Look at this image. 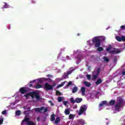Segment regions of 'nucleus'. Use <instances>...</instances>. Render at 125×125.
<instances>
[{
    "instance_id": "obj_1",
    "label": "nucleus",
    "mask_w": 125,
    "mask_h": 125,
    "mask_svg": "<svg viewBox=\"0 0 125 125\" xmlns=\"http://www.w3.org/2000/svg\"><path fill=\"white\" fill-rule=\"evenodd\" d=\"M29 96H31L32 99H34V98H36L37 100H41V99H42V98L40 96L39 93L36 91L31 92L24 95V97L26 99H28V97H29Z\"/></svg>"
},
{
    "instance_id": "obj_2",
    "label": "nucleus",
    "mask_w": 125,
    "mask_h": 125,
    "mask_svg": "<svg viewBox=\"0 0 125 125\" xmlns=\"http://www.w3.org/2000/svg\"><path fill=\"white\" fill-rule=\"evenodd\" d=\"M92 42L95 47H99L101 45V40L99 37H95L92 39Z\"/></svg>"
},
{
    "instance_id": "obj_3",
    "label": "nucleus",
    "mask_w": 125,
    "mask_h": 125,
    "mask_svg": "<svg viewBox=\"0 0 125 125\" xmlns=\"http://www.w3.org/2000/svg\"><path fill=\"white\" fill-rule=\"evenodd\" d=\"M86 110H87V106H86V105L83 104L82 105L78 112V115L79 116L83 115V113H85V112H86Z\"/></svg>"
},
{
    "instance_id": "obj_4",
    "label": "nucleus",
    "mask_w": 125,
    "mask_h": 125,
    "mask_svg": "<svg viewBox=\"0 0 125 125\" xmlns=\"http://www.w3.org/2000/svg\"><path fill=\"white\" fill-rule=\"evenodd\" d=\"M122 106H123V100L120 99L118 101V103H117L115 105L114 108L115 111L120 112V108L122 107Z\"/></svg>"
},
{
    "instance_id": "obj_5",
    "label": "nucleus",
    "mask_w": 125,
    "mask_h": 125,
    "mask_svg": "<svg viewBox=\"0 0 125 125\" xmlns=\"http://www.w3.org/2000/svg\"><path fill=\"white\" fill-rule=\"evenodd\" d=\"M72 69L73 68H70L69 71H68L63 74L62 76L63 79H69V75H71V73H73V71H74V69Z\"/></svg>"
},
{
    "instance_id": "obj_6",
    "label": "nucleus",
    "mask_w": 125,
    "mask_h": 125,
    "mask_svg": "<svg viewBox=\"0 0 125 125\" xmlns=\"http://www.w3.org/2000/svg\"><path fill=\"white\" fill-rule=\"evenodd\" d=\"M23 122H25L27 125H36V123L32 121H30V118L25 116L23 120Z\"/></svg>"
},
{
    "instance_id": "obj_7",
    "label": "nucleus",
    "mask_w": 125,
    "mask_h": 125,
    "mask_svg": "<svg viewBox=\"0 0 125 125\" xmlns=\"http://www.w3.org/2000/svg\"><path fill=\"white\" fill-rule=\"evenodd\" d=\"M44 88L46 90H51L53 89V86L50 85L48 83L44 84Z\"/></svg>"
},
{
    "instance_id": "obj_8",
    "label": "nucleus",
    "mask_w": 125,
    "mask_h": 125,
    "mask_svg": "<svg viewBox=\"0 0 125 125\" xmlns=\"http://www.w3.org/2000/svg\"><path fill=\"white\" fill-rule=\"evenodd\" d=\"M43 109H44V106L36 107L33 109V110H34L36 113H42V111Z\"/></svg>"
},
{
    "instance_id": "obj_9",
    "label": "nucleus",
    "mask_w": 125,
    "mask_h": 125,
    "mask_svg": "<svg viewBox=\"0 0 125 125\" xmlns=\"http://www.w3.org/2000/svg\"><path fill=\"white\" fill-rule=\"evenodd\" d=\"M121 52V50L120 49H117L116 50H112L110 51L109 53L110 54H118Z\"/></svg>"
},
{
    "instance_id": "obj_10",
    "label": "nucleus",
    "mask_w": 125,
    "mask_h": 125,
    "mask_svg": "<svg viewBox=\"0 0 125 125\" xmlns=\"http://www.w3.org/2000/svg\"><path fill=\"white\" fill-rule=\"evenodd\" d=\"M20 92L21 93V94H24V93H26V92L28 91L25 88L21 87L20 89Z\"/></svg>"
},
{
    "instance_id": "obj_11",
    "label": "nucleus",
    "mask_w": 125,
    "mask_h": 125,
    "mask_svg": "<svg viewBox=\"0 0 125 125\" xmlns=\"http://www.w3.org/2000/svg\"><path fill=\"white\" fill-rule=\"evenodd\" d=\"M81 91L82 92V95H83V96L85 95V87H82L81 88Z\"/></svg>"
},
{
    "instance_id": "obj_12",
    "label": "nucleus",
    "mask_w": 125,
    "mask_h": 125,
    "mask_svg": "<svg viewBox=\"0 0 125 125\" xmlns=\"http://www.w3.org/2000/svg\"><path fill=\"white\" fill-rule=\"evenodd\" d=\"M116 103V100H111L109 102V104L110 106H113V105L115 104Z\"/></svg>"
},
{
    "instance_id": "obj_13",
    "label": "nucleus",
    "mask_w": 125,
    "mask_h": 125,
    "mask_svg": "<svg viewBox=\"0 0 125 125\" xmlns=\"http://www.w3.org/2000/svg\"><path fill=\"white\" fill-rule=\"evenodd\" d=\"M84 125V121L83 120L80 119L78 121V125Z\"/></svg>"
},
{
    "instance_id": "obj_14",
    "label": "nucleus",
    "mask_w": 125,
    "mask_h": 125,
    "mask_svg": "<svg viewBox=\"0 0 125 125\" xmlns=\"http://www.w3.org/2000/svg\"><path fill=\"white\" fill-rule=\"evenodd\" d=\"M82 101H83V99L82 98H77L75 99V102L76 103H81V102H82Z\"/></svg>"
},
{
    "instance_id": "obj_15",
    "label": "nucleus",
    "mask_w": 125,
    "mask_h": 125,
    "mask_svg": "<svg viewBox=\"0 0 125 125\" xmlns=\"http://www.w3.org/2000/svg\"><path fill=\"white\" fill-rule=\"evenodd\" d=\"M84 84L85 85V86H87V87H89V86H90L91 85V83L89 82H87L86 81L84 82Z\"/></svg>"
},
{
    "instance_id": "obj_16",
    "label": "nucleus",
    "mask_w": 125,
    "mask_h": 125,
    "mask_svg": "<svg viewBox=\"0 0 125 125\" xmlns=\"http://www.w3.org/2000/svg\"><path fill=\"white\" fill-rule=\"evenodd\" d=\"M65 83H67V82L65 81V82H62L61 84H59L58 86H57V88H59L60 87H62V86H63L65 84Z\"/></svg>"
},
{
    "instance_id": "obj_17",
    "label": "nucleus",
    "mask_w": 125,
    "mask_h": 125,
    "mask_svg": "<svg viewBox=\"0 0 125 125\" xmlns=\"http://www.w3.org/2000/svg\"><path fill=\"white\" fill-rule=\"evenodd\" d=\"M78 91V87L75 86L72 89V93H76Z\"/></svg>"
},
{
    "instance_id": "obj_18",
    "label": "nucleus",
    "mask_w": 125,
    "mask_h": 125,
    "mask_svg": "<svg viewBox=\"0 0 125 125\" xmlns=\"http://www.w3.org/2000/svg\"><path fill=\"white\" fill-rule=\"evenodd\" d=\"M101 83H102V80L101 79H99L96 82V84L98 85V84H100Z\"/></svg>"
},
{
    "instance_id": "obj_19",
    "label": "nucleus",
    "mask_w": 125,
    "mask_h": 125,
    "mask_svg": "<svg viewBox=\"0 0 125 125\" xmlns=\"http://www.w3.org/2000/svg\"><path fill=\"white\" fill-rule=\"evenodd\" d=\"M98 77V75L94 74L92 76V80H93V81H95V80H96Z\"/></svg>"
},
{
    "instance_id": "obj_20",
    "label": "nucleus",
    "mask_w": 125,
    "mask_h": 125,
    "mask_svg": "<svg viewBox=\"0 0 125 125\" xmlns=\"http://www.w3.org/2000/svg\"><path fill=\"white\" fill-rule=\"evenodd\" d=\"M55 120V114H52L51 115V121L52 122H53V121Z\"/></svg>"
},
{
    "instance_id": "obj_21",
    "label": "nucleus",
    "mask_w": 125,
    "mask_h": 125,
    "mask_svg": "<svg viewBox=\"0 0 125 125\" xmlns=\"http://www.w3.org/2000/svg\"><path fill=\"white\" fill-rule=\"evenodd\" d=\"M64 114L65 115H69L70 114V110L69 109H66L64 111Z\"/></svg>"
},
{
    "instance_id": "obj_22",
    "label": "nucleus",
    "mask_w": 125,
    "mask_h": 125,
    "mask_svg": "<svg viewBox=\"0 0 125 125\" xmlns=\"http://www.w3.org/2000/svg\"><path fill=\"white\" fill-rule=\"evenodd\" d=\"M60 123V117H57L55 121V124H59Z\"/></svg>"
},
{
    "instance_id": "obj_23",
    "label": "nucleus",
    "mask_w": 125,
    "mask_h": 125,
    "mask_svg": "<svg viewBox=\"0 0 125 125\" xmlns=\"http://www.w3.org/2000/svg\"><path fill=\"white\" fill-rule=\"evenodd\" d=\"M35 87L36 89H39V88H42V85L38 84L37 86H35Z\"/></svg>"
},
{
    "instance_id": "obj_24",
    "label": "nucleus",
    "mask_w": 125,
    "mask_h": 125,
    "mask_svg": "<svg viewBox=\"0 0 125 125\" xmlns=\"http://www.w3.org/2000/svg\"><path fill=\"white\" fill-rule=\"evenodd\" d=\"M98 47V48H97L98 51H103V50H104V49H103V47H102L99 46V47Z\"/></svg>"
},
{
    "instance_id": "obj_25",
    "label": "nucleus",
    "mask_w": 125,
    "mask_h": 125,
    "mask_svg": "<svg viewBox=\"0 0 125 125\" xmlns=\"http://www.w3.org/2000/svg\"><path fill=\"white\" fill-rule=\"evenodd\" d=\"M4 5L3 6L2 8H8V6H9V5L8 4H7V3H6V2H4Z\"/></svg>"
},
{
    "instance_id": "obj_26",
    "label": "nucleus",
    "mask_w": 125,
    "mask_h": 125,
    "mask_svg": "<svg viewBox=\"0 0 125 125\" xmlns=\"http://www.w3.org/2000/svg\"><path fill=\"white\" fill-rule=\"evenodd\" d=\"M101 71V69H100V68H98L97 69V73H96V75H98V76H99V74H100V72Z\"/></svg>"
},
{
    "instance_id": "obj_27",
    "label": "nucleus",
    "mask_w": 125,
    "mask_h": 125,
    "mask_svg": "<svg viewBox=\"0 0 125 125\" xmlns=\"http://www.w3.org/2000/svg\"><path fill=\"white\" fill-rule=\"evenodd\" d=\"M74 118H75V115H74V114H70L69 115V120H72V119H74Z\"/></svg>"
},
{
    "instance_id": "obj_28",
    "label": "nucleus",
    "mask_w": 125,
    "mask_h": 125,
    "mask_svg": "<svg viewBox=\"0 0 125 125\" xmlns=\"http://www.w3.org/2000/svg\"><path fill=\"white\" fill-rule=\"evenodd\" d=\"M116 39L118 42H122V38L120 37L116 36Z\"/></svg>"
},
{
    "instance_id": "obj_29",
    "label": "nucleus",
    "mask_w": 125,
    "mask_h": 125,
    "mask_svg": "<svg viewBox=\"0 0 125 125\" xmlns=\"http://www.w3.org/2000/svg\"><path fill=\"white\" fill-rule=\"evenodd\" d=\"M70 100L71 103H72V104H74V103L76 102V101H75V100H74V98H71Z\"/></svg>"
},
{
    "instance_id": "obj_30",
    "label": "nucleus",
    "mask_w": 125,
    "mask_h": 125,
    "mask_svg": "<svg viewBox=\"0 0 125 125\" xmlns=\"http://www.w3.org/2000/svg\"><path fill=\"white\" fill-rule=\"evenodd\" d=\"M16 114L17 116H20L21 115V111L18 110L16 112Z\"/></svg>"
},
{
    "instance_id": "obj_31",
    "label": "nucleus",
    "mask_w": 125,
    "mask_h": 125,
    "mask_svg": "<svg viewBox=\"0 0 125 125\" xmlns=\"http://www.w3.org/2000/svg\"><path fill=\"white\" fill-rule=\"evenodd\" d=\"M103 59L104 61H105V62H109V58H108L106 57H104L103 58Z\"/></svg>"
},
{
    "instance_id": "obj_32",
    "label": "nucleus",
    "mask_w": 125,
    "mask_h": 125,
    "mask_svg": "<svg viewBox=\"0 0 125 125\" xmlns=\"http://www.w3.org/2000/svg\"><path fill=\"white\" fill-rule=\"evenodd\" d=\"M73 84V83L71 81L68 82V84L66 85L67 87L70 86V85H72Z\"/></svg>"
},
{
    "instance_id": "obj_33",
    "label": "nucleus",
    "mask_w": 125,
    "mask_h": 125,
    "mask_svg": "<svg viewBox=\"0 0 125 125\" xmlns=\"http://www.w3.org/2000/svg\"><path fill=\"white\" fill-rule=\"evenodd\" d=\"M62 100H63V98L61 97H59L58 98V101H59V102H62Z\"/></svg>"
},
{
    "instance_id": "obj_34",
    "label": "nucleus",
    "mask_w": 125,
    "mask_h": 125,
    "mask_svg": "<svg viewBox=\"0 0 125 125\" xmlns=\"http://www.w3.org/2000/svg\"><path fill=\"white\" fill-rule=\"evenodd\" d=\"M101 39L102 42H104V41L106 40V38L104 36L101 37Z\"/></svg>"
},
{
    "instance_id": "obj_35",
    "label": "nucleus",
    "mask_w": 125,
    "mask_h": 125,
    "mask_svg": "<svg viewBox=\"0 0 125 125\" xmlns=\"http://www.w3.org/2000/svg\"><path fill=\"white\" fill-rule=\"evenodd\" d=\"M56 93L57 95H61L62 94L59 91H56Z\"/></svg>"
},
{
    "instance_id": "obj_36",
    "label": "nucleus",
    "mask_w": 125,
    "mask_h": 125,
    "mask_svg": "<svg viewBox=\"0 0 125 125\" xmlns=\"http://www.w3.org/2000/svg\"><path fill=\"white\" fill-rule=\"evenodd\" d=\"M1 114L2 115H6V114H7V113L6 112V110L2 111Z\"/></svg>"
},
{
    "instance_id": "obj_37",
    "label": "nucleus",
    "mask_w": 125,
    "mask_h": 125,
    "mask_svg": "<svg viewBox=\"0 0 125 125\" xmlns=\"http://www.w3.org/2000/svg\"><path fill=\"white\" fill-rule=\"evenodd\" d=\"M111 49H112V47L110 46L109 47L106 48V51H110Z\"/></svg>"
},
{
    "instance_id": "obj_38",
    "label": "nucleus",
    "mask_w": 125,
    "mask_h": 125,
    "mask_svg": "<svg viewBox=\"0 0 125 125\" xmlns=\"http://www.w3.org/2000/svg\"><path fill=\"white\" fill-rule=\"evenodd\" d=\"M43 81H42V78H40L39 80V82L38 83H42Z\"/></svg>"
},
{
    "instance_id": "obj_39",
    "label": "nucleus",
    "mask_w": 125,
    "mask_h": 125,
    "mask_svg": "<svg viewBox=\"0 0 125 125\" xmlns=\"http://www.w3.org/2000/svg\"><path fill=\"white\" fill-rule=\"evenodd\" d=\"M87 80H90L91 79V76L90 75H87Z\"/></svg>"
},
{
    "instance_id": "obj_40",
    "label": "nucleus",
    "mask_w": 125,
    "mask_h": 125,
    "mask_svg": "<svg viewBox=\"0 0 125 125\" xmlns=\"http://www.w3.org/2000/svg\"><path fill=\"white\" fill-rule=\"evenodd\" d=\"M104 105H106L107 104V101H104L101 102Z\"/></svg>"
},
{
    "instance_id": "obj_41",
    "label": "nucleus",
    "mask_w": 125,
    "mask_h": 125,
    "mask_svg": "<svg viewBox=\"0 0 125 125\" xmlns=\"http://www.w3.org/2000/svg\"><path fill=\"white\" fill-rule=\"evenodd\" d=\"M42 80L43 81V82H46L47 81V78H42Z\"/></svg>"
},
{
    "instance_id": "obj_42",
    "label": "nucleus",
    "mask_w": 125,
    "mask_h": 125,
    "mask_svg": "<svg viewBox=\"0 0 125 125\" xmlns=\"http://www.w3.org/2000/svg\"><path fill=\"white\" fill-rule=\"evenodd\" d=\"M121 41H123V42H125V36H122L121 37Z\"/></svg>"
},
{
    "instance_id": "obj_43",
    "label": "nucleus",
    "mask_w": 125,
    "mask_h": 125,
    "mask_svg": "<svg viewBox=\"0 0 125 125\" xmlns=\"http://www.w3.org/2000/svg\"><path fill=\"white\" fill-rule=\"evenodd\" d=\"M49 103H50L51 106H54V104H53V103H52V101H49Z\"/></svg>"
},
{
    "instance_id": "obj_44",
    "label": "nucleus",
    "mask_w": 125,
    "mask_h": 125,
    "mask_svg": "<svg viewBox=\"0 0 125 125\" xmlns=\"http://www.w3.org/2000/svg\"><path fill=\"white\" fill-rule=\"evenodd\" d=\"M2 123H3V119H0V125H2Z\"/></svg>"
},
{
    "instance_id": "obj_45",
    "label": "nucleus",
    "mask_w": 125,
    "mask_h": 125,
    "mask_svg": "<svg viewBox=\"0 0 125 125\" xmlns=\"http://www.w3.org/2000/svg\"><path fill=\"white\" fill-rule=\"evenodd\" d=\"M67 103H68V102H67V101H63V104H64L65 105V106H67Z\"/></svg>"
},
{
    "instance_id": "obj_46",
    "label": "nucleus",
    "mask_w": 125,
    "mask_h": 125,
    "mask_svg": "<svg viewBox=\"0 0 125 125\" xmlns=\"http://www.w3.org/2000/svg\"><path fill=\"white\" fill-rule=\"evenodd\" d=\"M121 29H123V30L125 29V25H122L120 27Z\"/></svg>"
},
{
    "instance_id": "obj_47",
    "label": "nucleus",
    "mask_w": 125,
    "mask_h": 125,
    "mask_svg": "<svg viewBox=\"0 0 125 125\" xmlns=\"http://www.w3.org/2000/svg\"><path fill=\"white\" fill-rule=\"evenodd\" d=\"M103 106H104V104L102 103H101V104H99V107H100V108L101 107H103Z\"/></svg>"
},
{
    "instance_id": "obj_48",
    "label": "nucleus",
    "mask_w": 125,
    "mask_h": 125,
    "mask_svg": "<svg viewBox=\"0 0 125 125\" xmlns=\"http://www.w3.org/2000/svg\"><path fill=\"white\" fill-rule=\"evenodd\" d=\"M114 62L115 63H117V62H118V60L116 59V58H114Z\"/></svg>"
},
{
    "instance_id": "obj_49",
    "label": "nucleus",
    "mask_w": 125,
    "mask_h": 125,
    "mask_svg": "<svg viewBox=\"0 0 125 125\" xmlns=\"http://www.w3.org/2000/svg\"><path fill=\"white\" fill-rule=\"evenodd\" d=\"M55 85H56V83H53L52 84V85H51V86H53V87L55 86Z\"/></svg>"
},
{
    "instance_id": "obj_50",
    "label": "nucleus",
    "mask_w": 125,
    "mask_h": 125,
    "mask_svg": "<svg viewBox=\"0 0 125 125\" xmlns=\"http://www.w3.org/2000/svg\"><path fill=\"white\" fill-rule=\"evenodd\" d=\"M47 77H48V78H52V75H50V74H48L47 75Z\"/></svg>"
},
{
    "instance_id": "obj_51",
    "label": "nucleus",
    "mask_w": 125,
    "mask_h": 125,
    "mask_svg": "<svg viewBox=\"0 0 125 125\" xmlns=\"http://www.w3.org/2000/svg\"><path fill=\"white\" fill-rule=\"evenodd\" d=\"M47 111H48V109L47 108H45L44 110V113H46Z\"/></svg>"
},
{
    "instance_id": "obj_52",
    "label": "nucleus",
    "mask_w": 125,
    "mask_h": 125,
    "mask_svg": "<svg viewBox=\"0 0 125 125\" xmlns=\"http://www.w3.org/2000/svg\"><path fill=\"white\" fill-rule=\"evenodd\" d=\"M41 120V117H38L37 118V120L38 122H40V120Z\"/></svg>"
},
{
    "instance_id": "obj_53",
    "label": "nucleus",
    "mask_w": 125,
    "mask_h": 125,
    "mask_svg": "<svg viewBox=\"0 0 125 125\" xmlns=\"http://www.w3.org/2000/svg\"><path fill=\"white\" fill-rule=\"evenodd\" d=\"M122 74L123 76H125V71H123L122 72Z\"/></svg>"
},
{
    "instance_id": "obj_54",
    "label": "nucleus",
    "mask_w": 125,
    "mask_h": 125,
    "mask_svg": "<svg viewBox=\"0 0 125 125\" xmlns=\"http://www.w3.org/2000/svg\"><path fill=\"white\" fill-rule=\"evenodd\" d=\"M23 113H24V115H28V113H27V111H24L23 112Z\"/></svg>"
},
{
    "instance_id": "obj_55",
    "label": "nucleus",
    "mask_w": 125,
    "mask_h": 125,
    "mask_svg": "<svg viewBox=\"0 0 125 125\" xmlns=\"http://www.w3.org/2000/svg\"><path fill=\"white\" fill-rule=\"evenodd\" d=\"M47 81H48V82H52V80L50 78H48Z\"/></svg>"
},
{
    "instance_id": "obj_56",
    "label": "nucleus",
    "mask_w": 125,
    "mask_h": 125,
    "mask_svg": "<svg viewBox=\"0 0 125 125\" xmlns=\"http://www.w3.org/2000/svg\"><path fill=\"white\" fill-rule=\"evenodd\" d=\"M29 87H33V84H29Z\"/></svg>"
},
{
    "instance_id": "obj_57",
    "label": "nucleus",
    "mask_w": 125,
    "mask_h": 125,
    "mask_svg": "<svg viewBox=\"0 0 125 125\" xmlns=\"http://www.w3.org/2000/svg\"><path fill=\"white\" fill-rule=\"evenodd\" d=\"M24 123H25V122H23V120H22L21 123V125H24Z\"/></svg>"
},
{
    "instance_id": "obj_58",
    "label": "nucleus",
    "mask_w": 125,
    "mask_h": 125,
    "mask_svg": "<svg viewBox=\"0 0 125 125\" xmlns=\"http://www.w3.org/2000/svg\"><path fill=\"white\" fill-rule=\"evenodd\" d=\"M30 109H31V108H30V107H28V108H27V111H30Z\"/></svg>"
},
{
    "instance_id": "obj_59",
    "label": "nucleus",
    "mask_w": 125,
    "mask_h": 125,
    "mask_svg": "<svg viewBox=\"0 0 125 125\" xmlns=\"http://www.w3.org/2000/svg\"><path fill=\"white\" fill-rule=\"evenodd\" d=\"M77 36H81V34H80V33H78V34H77Z\"/></svg>"
},
{
    "instance_id": "obj_60",
    "label": "nucleus",
    "mask_w": 125,
    "mask_h": 125,
    "mask_svg": "<svg viewBox=\"0 0 125 125\" xmlns=\"http://www.w3.org/2000/svg\"><path fill=\"white\" fill-rule=\"evenodd\" d=\"M33 3H35V2H34V0H32Z\"/></svg>"
},
{
    "instance_id": "obj_61",
    "label": "nucleus",
    "mask_w": 125,
    "mask_h": 125,
    "mask_svg": "<svg viewBox=\"0 0 125 125\" xmlns=\"http://www.w3.org/2000/svg\"><path fill=\"white\" fill-rule=\"evenodd\" d=\"M61 81H63V79H61Z\"/></svg>"
},
{
    "instance_id": "obj_62",
    "label": "nucleus",
    "mask_w": 125,
    "mask_h": 125,
    "mask_svg": "<svg viewBox=\"0 0 125 125\" xmlns=\"http://www.w3.org/2000/svg\"><path fill=\"white\" fill-rule=\"evenodd\" d=\"M23 108H24V109H25V107H23Z\"/></svg>"
}]
</instances>
